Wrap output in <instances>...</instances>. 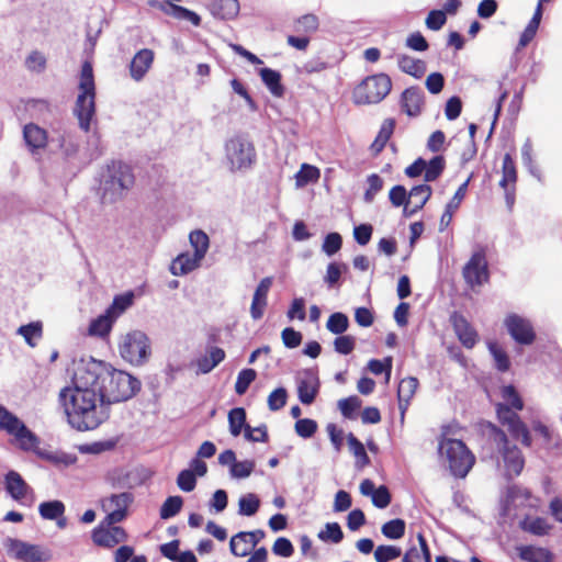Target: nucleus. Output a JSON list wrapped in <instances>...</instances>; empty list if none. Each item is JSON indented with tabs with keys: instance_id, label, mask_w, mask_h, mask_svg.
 <instances>
[{
	"instance_id": "obj_1",
	"label": "nucleus",
	"mask_w": 562,
	"mask_h": 562,
	"mask_svg": "<svg viewBox=\"0 0 562 562\" xmlns=\"http://www.w3.org/2000/svg\"><path fill=\"white\" fill-rule=\"evenodd\" d=\"M82 359L76 364L71 385L59 392V402L69 425L79 431L93 430L110 417V409L94 386Z\"/></svg>"
},
{
	"instance_id": "obj_2",
	"label": "nucleus",
	"mask_w": 562,
	"mask_h": 562,
	"mask_svg": "<svg viewBox=\"0 0 562 562\" xmlns=\"http://www.w3.org/2000/svg\"><path fill=\"white\" fill-rule=\"evenodd\" d=\"M82 361L92 380H95L94 386L98 387L108 409L114 403L128 401L140 390V381L125 371L111 369L93 358Z\"/></svg>"
},
{
	"instance_id": "obj_3",
	"label": "nucleus",
	"mask_w": 562,
	"mask_h": 562,
	"mask_svg": "<svg viewBox=\"0 0 562 562\" xmlns=\"http://www.w3.org/2000/svg\"><path fill=\"white\" fill-rule=\"evenodd\" d=\"M0 430H3L13 436L20 449L24 451H33L41 459L47 460L55 464L61 462V458L56 453L41 449L38 447V437L33 431H31L18 416L9 412L2 405H0Z\"/></svg>"
},
{
	"instance_id": "obj_4",
	"label": "nucleus",
	"mask_w": 562,
	"mask_h": 562,
	"mask_svg": "<svg viewBox=\"0 0 562 562\" xmlns=\"http://www.w3.org/2000/svg\"><path fill=\"white\" fill-rule=\"evenodd\" d=\"M49 143L59 153L58 164L64 177H74L81 168L80 143L76 133L64 125H58L52 128Z\"/></svg>"
},
{
	"instance_id": "obj_5",
	"label": "nucleus",
	"mask_w": 562,
	"mask_h": 562,
	"mask_svg": "<svg viewBox=\"0 0 562 562\" xmlns=\"http://www.w3.org/2000/svg\"><path fill=\"white\" fill-rule=\"evenodd\" d=\"M134 175L128 165L112 161L101 175L100 189L104 202H115L133 187Z\"/></svg>"
},
{
	"instance_id": "obj_6",
	"label": "nucleus",
	"mask_w": 562,
	"mask_h": 562,
	"mask_svg": "<svg viewBox=\"0 0 562 562\" xmlns=\"http://www.w3.org/2000/svg\"><path fill=\"white\" fill-rule=\"evenodd\" d=\"M95 88L92 66L85 61L81 67L79 94L76 100L74 113L82 131L89 132L91 121L95 114Z\"/></svg>"
},
{
	"instance_id": "obj_7",
	"label": "nucleus",
	"mask_w": 562,
	"mask_h": 562,
	"mask_svg": "<svg viewBox=\"0 0 562 562\" xmlns=\"http://www.w3.org/2000/svg\"><path fill=\"white\" fill-rule=\"evenodd\" d=\"M438 450L451 474L456 477H465L475 462L473 453L463 441L458 439L442 438L439 441Z\"/></svg>"
},
{
	"instance_id": "obj_8",
	"label": "nucleus",
	"mask_w": 562,
	"mask_h": 562,
	"mask_svg": "<svg viewBox=\"0 0 562 562\" xmlns=\"http://www.w3.org/2000/svg\"><path fill=\"white\" fill-rule=\"evenodd\" d=\"M491 437L503 461L506 479L512 480L518 476L525 467L521 450L508 440L504 430L494 425H491Z\"/></svg>"
},
{
	"instance_id": "obj_9",
	"label": "nucleus",
	"mask_w": 562,
	"mask_h": 562,
	"mask_svg": "<svg viewBox=\"0 0 562 562\" xmlns=\"http://www.w3.org/2000/svg\"><path fill=\"white\" fill-rule=\"evenodd\" d=\"M392 80L386 74L366 77L352 91V101L357 105L378 104L390 93Z\"/></svg>"
},
{
	"instance_id": "obj_10",
	"label": "nucleus",
	"mask_w": 562,
	"mask_h": 562,
	"mask_svg": "<svg viewBox=\"0 0 562 562\" xmlns=\"http://www.w3.org/2000/svg\"><path fill=\"white\" fill-rule=\"evenodd\" d=\"M225 161L233 172L249 169L256 160L252 142L241 134L234 135L224 144Z\"/></svg>"
},
{
	"instance_id": "obj_11",
	"label": "nucleus",
	"mask_w": 562,
	"mask_h": 562,
	"mask_svg": "<svg viewBox=\"0 0 562 562\" xmlns=\"http://www.w3.org/2000/svg\"><path fill=\"white\" fill-rule=\"evenodd\" d=\"M119 352L132 366L145 364L151 353L150 340L142 330H132L121 337Z\"/></svg>"
},
{
	"instance_id": "obj_12",
	"label": "nucleus",
	"mask_w": 562,
	"mask_h": 562,
	"mask_svg": "<svg viewBox=\"0 0 562 562\" xmlns=\"http://www.w3.org/2000/svg\"><path fill=\"white\" fill-rule=\"evenodd\" d=\"M513 409L514 408L506 404H497L496 413L498 420L503 426L507 427L508 432L514 439L519 440L525 447H530L532 445L530 431L527 425Z\"/></svg>"
},
{
	"instance_id": "obj_13",
	"label": "nucleus",
	"mask_w": 562,
	"mask_h": 562,
	"mask_svg": "<svg viewBox=\"0 0 562 562\" xmlns=\"http://www.w3.org/2000/svg\"><path fill=\"white\" fill-rule=\"evenodd\" d=\"M503 324L515 342L522 346H530L535 342L537 335L529 318L517 313H508Z\"/></svg>"
},
{
	"instance_id": "obj_14",
	"label": "nucleus",
	"mask_w": 562,
	"mask_h": 562,
	"mask_svg": "<svg viewBox=\"0 0 562 562\" xmlns=\"http://www.w3.org/2000/svg\"><path fill=\"white\" fill-rule=\"evenodd\" d=\"M7 549L12 557L21 562H46L52 558L47 548L20 539H8Z\"/></svg>"
},
{
	"instance_id": "obj_15",
	"label": "nucleus",
	"mask_w": 562,
	"mask_h": 562,
	"mask_svg": "<svg viewBox=\"0 0 562 562\" xmlns=\"http://www.w3.org/2000/svg\"><path fill=\"white\" fill-rule=\"evenodd\" d=\"M134 496L132 493L123 492L120 494H112L102 499V509L106 513L103 524L108 527L119 524L127 516V508L133 503Z\"/></svg>"
},
{
	"instance_id": "obj_16",
	"label": "nucleus",
	"mask_w": 562,
	"mask_h": 562,
	"mask_svg": "<svg viewBox=\"0 0 562 562\" xmlns=\"http://www.w3.org/2000/svg\"><path fill=\"white\" fill-rule=\"evenodd\" d=\"M462 273L465 282L471 288L487 282L488 270L485 252L483 250L475 251L464 266Z\"/></svg>"
},
{
	"instance_id": "obj_17",
	"label": "nucleus",
	"mask_w": 562,
	"mask_h": 562,
	"mask_svg": "<svg viewBox=\"0 0 562 562\" xmlns=\"http://www.w3.org/2000/svg\"><path fill=\"white\" fill-rule=\"evenodd\" d=\"M517 182V169L516 164L510 154H505L502 164V179L499 180V187L505 192L506 204L509 209L515 203V189Z\"/></svg>"
},
{
	"instance_id": "obj_18",
	"label": "nucleus",
	"mask_w": 562,
	"mask_h": 562,
	"mask_svg": "<svg viewBox=\"0 0 562 562\" xmlns=\"http://www.w3.org/2000/svg\"><path fill=\"white\" fill-rule=\"evenodd\" d=\"M92 540L97 546L103 548H113L114 546L126 541L127 533L126 531L119 526H110L106 524H101L92 530Z\"/></svg>"
},
{
	"instance_id": "obj_19",
	"label": "nucleus",
	"mask_w": 562,
	"mask_h": 562,
	"mask_svg": "<svg viewBox=\"0 0 562 562\" xmlns=\"http://www.w3.org/2000/svg\"><path fill=\"white\" fill-rule=\"evenodd\" d=\"M319 389V380L315 372L306 370L302 373L297 381L299 400L304 405H311Z\"/></svg>"
},
{
	"instance_id": "obj_20",
	"label": "nucleus",
	"mask_w": 562,
	"mask_h": 562,
	"mask_svg": "<svg viewBox=\"0 0 562 562\" xmlns=\"http://www.w3.org/2000/svg\"><path fill=\"white\" fill-rule=\"evenodd\" d=\"M450 321L460 342L468 349L473 348L477 342V333L467 318L461 314L453 313Z\"/></svg>"
},
{
	"instance_id": "obj_21",
	"label": "nucleus",
	"mask_w": 562,
	"mask_h": 562,
	"mask_svg": "<svg viewBox=\"0 0 562 562\" xmlns=\"http://www.w3.org/2000/svg\"><path fill=\"white\" fill-rule=\"evenodd\" d=\"M432 193L431 187L427 183H422L413 187L408 192L407 205L403 211L407 217L413 216L416 212L422 210Z\"/></svg>"
},
{
	"instance_id": "obj_22",
	"label": "nucleus",
	"mask_w": 562,
	"mask_h": 562,
	"mask_svg": "<svg viewBox=\"0 0 562 562\" xmlns=\"http://www.w3.org/2000/svg\"><path fill=\"white\" fill-rule=\"evenodd\" d=\"M155 54L149 48L138 50L130 63V75L133 80L140 81L144 79L154 63Z\"/></svg>"
},
{
	"instance_id": "obj_23",
	"label": "nucleus",
	"mask_w": 562,
	"mask_h": 562,
	"mask_svg": "<svg viewBox=\"0 0 562 562\" xmlns=\"http://www.w3.org/2000/svg\"><path fill=\"white\" fill-rule=\"evenodd\" d=\"M23 138L32 154L38 151L40 149H44L49 142L46 130L34 123L24 125Z\"/></svg>"
},
{
	"instance_id": "obj_24",
	"label": "nucleus",
	"mask_w": 562,
	"mask_h": 562,
	"mask_svg": "<svg viewBox=\"0 0 562 562\" xmlns=\"http://www.w3.org/2000/svg\"><path fill=\"white\" fill-rule=\"evenodd\" d=\"M271 285V277H266L261 279L259 284L257 285L250 305V315L252 319L257 321L263 316V312L267 306V297Z\"/></svg>"
},
{
	"instance_id": "obj_25",
	"label": "nucleus",
	"mask_w": 562,
	"mask_h": 562,
	"mask_svg": "<svg viewBox=\"0 0 562 562\" xmlns=\"http://www.w3.org/2000/svg\"><path fill=\"white\" fill-rule=\"evenodd\" d=\"M424 102V92L418 87L405 89L401 97V106L409 116H417L422 111Z\"/></svg>"
},
{
	"instance_id": "obj_26",
	"label": "nucleus",
	"mask_w": 562,
	"mask_h": 562,
	"mask_svg": "<svg viewBox=\"0 0 562 562\" xmlns=\"http://www.w3.org/2000/svg\"><path fill=\"white\" fill-rule=\"evenodd\" d=\"M203 259L195 254L188 251L179 254L170 265V272L173 276H186L201 266Z\"/></svg>"
},
{
	"instance_id": "obj_27",
	"label": "nucleus",
	"mask_w": 562,
	"mask_h": 562,
	"mask_svg": "<svg viewBox=\"0 0 562 562\" xmlns=\"http://www.w3.org/2000/svg\"><path fill=\"white\" fill-rule=\"evenodd\" d=\"M506 502L514 507L536 508L538 506V499L531 495L529 490L518 485L508 487Z\"/></svg>"
},
{
	"instance_id": "obj_28",
	"label": "nucleus",
	"mask_w": 562,
	"mask_h": 562,
	"mask_svg": "<svg viewBox=\"0 0 562 562\" xmlns=\"http://www.w3.org/2000/svg\"><path fill=\"white\" fill-rule=\"evenodd\" d=\"M469 180L463 182L458 190L456 191L454 195L451 198V200L447 203L443 214L440 218V231H445L451 223L453 213L457 211L465 195L467 189H468Z\"/></svg>"
},
{
	"instance_id": "obj_29",
	"label": "nucleus",
	"mask_w": 562,
	"mask_h": 562,
	"mask_svg": "<svg viewBox=\"0 0 562 562\" xmlns=\"http://www.w3.org/2000/svg\"><path fill=\"white\" fill-rule=\"evenodd\" d=\"M5 488L10 496L19 502H21L30 491V486L15 471H9L5 475Z\"/></svg>"
},
{
	"instance_id": "obj_30",
	"label": "nucleus",
	"mask_w": 562,
	"mask_h": 562,
	"mask_svg": "<svg viewBox=\"0 0 562 562\" xmlns=\"http://www.w3.org/2000/svg\"><path fill=\"white\" fill-rule=\"evenodd\" d=\"M398 68L414 78H422L426 72V63L422 59L414 58L406 54L396 55Z\"/></svg>"
},
{
	"instance_id": "obj_31",
	"label": "nucleus",
	"mask_w": 562,
	"mask_h": 562,
	"mask_svg": "<svg viewBox=\"0 0 562 562\" xmlns=\"http://www.w3.org/2000/svg\"><path fill=\"white\" fill-rule=\"evenodd\" d=\"M211 13L223 20L234 19L239 12L238 0H214L210 5Z\"/></svg>"
},
{
	"instance_id": "obj_32",
	"label": "nucleus",
	"mask_w": 562,
	"mask_h": 562,
	"mask_svg": "<svg viewBox=\"0 0 562 562\" xmlns=\"http://www.w3.org/2000/svg\"><path fill=\"white\" fill-rule=\"evenodd\" d=\"M519 558L526 562H551L552 554L548 549L533 546H519L516 548Z\"/></svg>"
},
{
	"instance_id": "obj_33",
	"label": "nucleus",
	"mask_w": 562,
	"mask_h": 562,
	"mask_svg": "<svg viewBox=\"0 0 562 562\" xmlns=\"http://www.w3.org/2000/svg\"><path fill=\"white\" fill-rule=\"evenodd\" d=\"M260 78L270 93L281 98L284 94V87L281 83V74L271 68H262L259 71Z\"/></svg>"
},
{
	"instance_id": "obj_34",
	"label": "nucleus",
	"mask_w": 562,
	"mask_h": 562,
	"mask_svg": "<svg viewBox=\"0 0 562 562\" xmlns=\"http://www.w3.org/2000/svg\"><path fill=\"white\" fill-rule=\"evenodd\" d=\"M542 12L543 8H541V5H537L532 18L530 19V21L528 22L527 26L525 27L520 35L518 48L526 47L533 40L542 19Z\"/></svg>"
},
{
	"instance_id": "obj_35",
	"label": "nucleus",
	"mask_w": 562,
	"mask_h": 562,
	"mask_svg": "<svg viewBox=\"0 0 562 562\" xmlns=\"http://www.w3.org/2000/svg\"><path fill=\"white\" fill-rule=\"evenodd\" d=\"M419 548H411L403 557V562H431L430 551L425 537L422 533L417 535Z\"/></svg>"
},
{
	"instance_id": "obj_36",
	"label": "nucleus",
	"mask_w": 562,
	"mask_h": 562,
	"mask_svg": "<svg viewBox=\"0 0 562 562\" xmlns=\"http://www.w3.org/2000/svg\"><path fill=\"white\" fill-rule=\"evenodd\" d=\"M418 386V380L413 376H408L403 379L397 389V397L400 402V407L405 409L409 404V401L414 396Z\"/></svg>"
},
{
	"instance_id": "obj_37",
	"label": "nucleus",
	"mask_w": 562,
	"mask_h": 562,
	"mask_svg": "<svg viewBox=\"0 0 562 562\" xmlns=\"http://www.w3.org/2000/svg\"><path fill=\"white\" fill-rule=\"evenodd\" d=\"M189 241L193 248V254L201 259H204L210 248V238L202 229H194L189 234Z\"/></svg>"
},
{
	"instance_id": "obj_38",
	"label": "nucleus",
	"mask_w": 562,
	"mask_h": 562,
	"mask_svg": "<svg viewBox=\"0 0 562 562\" xmlns=\"http://www.w3.org/2000/svg\"><path fill=\"white\" fill-rule=\"evenodd\" d=\"M348 270V267L344 262L331 261L327 265L326 273L324 276V283L329 289L339 288V281L342 276Z\"/></svg>"
},
{
	"instance_id": "obj_39",
	"label": "nucleus",
	"mask_w": 562,
	"mask_h": 562,
	"mask_svg": "<svg viewBox=\"0 0 562 562\" xmlns=\"http://www.w3.org/2000/svg\"><path fill=\"white\" fill-rule=\"evenodd\" d=\"M533 149L532 143L530 139H527L521 147V161L522 165L527 168L528 172L536 178L537 180H542V172L540 168L537 166L533 159Z\"/></svg>"
},
{
	"instance_id": "obj_40",
	"label": "nucleus",
	"mask_w": 562,
	"mask_h": 562,
	"mask_svg": "<svg viewBox=\"0 0 562 562\" xmlns=\"http://www.w3.org/2000/svg\"><path fill=\"white\" fill-rule=\"evenodd\" d=\"M229 550L235 557L244 558L249 555L255 549L245 532L240 531L231 538Z\"/></svg>"
},
{
	"instance_id": "obj_41",
	"label": "nucleus",
	"mask_w": 562,
	"mask_h": 562,
	"mask_svg": "<svg viewBox=\"0 0 562 562\" xmlns=\"http://www.w3.org/2000/svg\"><path fill=\"white\" fill-rule=\"evenodd\" d=\"M520 529L535 536H544L550 530V525L542 517H526L519 522Z\"/></svg>"
},
{
	"instance_id": "obj_42",
	"label": "nucleus",
	"mask_w": 562,
	"mask_h": 562,
	"mask_svg": "<svg viewBox=\"0 0 562 562\" xmlns=\"http://www.w3.org/2000/svg\"><path fill=\"white\" fill-rule=\"evenodd\" d=\"M532 429L535 432L540 435L543 439V446L546 449H557L560 446V437L548 426L539 420L532 422Z\"/></svg>"
},
{
	"instance_id": "obj_43",
	"label": "nucleus",
	"mask_w": 562,
	"mask_h": 562,
	"mask_svg": "<svg viewBox=\"0 0 562 562\" xmlns=\"http://www.w3.org/2000/svg\"><path fill=\"white\" fill-rule=\"evenodd\" d=\"M114 321V317H112V315L105 311L104 314L100 315L90 323L89 334L99 337L106 336L110 333Z\"/></svg>"
},
{
	"instance_id": "obj_44",
	"label": "nucleus",
	"mask_w": 562,
	"mask_h": 562,
	"mask_svg": "<svg viewBox=\"0 0 562 562\" xmlns=\"http://www.w3.org/2000/svg\"><path fill=\"white\" fill-rule=\"evenodd\" d=\"M38 513L43 519L56 520L64 516L65 505L61 501L43 502L38 506Z\"/></svg>"
},
{
	"instance_id": "obj_45",
	"label": "nucleus",
	"mask_w": 562,
	"mask_h": 562,
	"mask_svg": "<svg viewBox=\"0 0 562 562\" xmlns=\"http://www.w3.org/2000/svg\"><path fill=\"white\" fill-rule=\"evenodd\" d=\"M395 127V121L393 119H386L383 121L380 131L374 139V142L371 145V149L374 153H380L387 140L390 139L391 135L393 134Z\"/></svg>"
},
{
	"instance_id": "obj_46",
	"label": "nucleus",
	"mask_w": 562,
	"mask_h": 562,
	"mask_svg": "<svg viewBox=\"0 0 562 562\" xmlns=\"http://www.w3.org/2000/svg\"><path fill=\"white\" fill-rule=\"evenodd\" d=\"M18 335H21L25 342L31 346H36V340L42 338L43 328L41 322H33L27 325H22L16 330Z\"/></svg>"
},
{
	"instance_id": "obj_47",
	"label": "nucleus",
	"mask_w": 562,
	"mask_h": 562,
	"mask_svg": "<svg viewBox=\"0 0 562 562\" xmlns=\"http://www.w3.org/2000/svg\"><path fill=\"white\" fill-rule=\"evenodd\" d=\"M319 177L321 172L318 168L308 164H303L295 175V184L297 188H302L311 182H316Z\"/></svg>"
},
{
	"instance_id": "obj_48",
	"label": "nucleus",
	"mask_w": 562,
	"mask_h": 562,
	"mask_svg": "<svg viewBox=\"0 0 562 562\" xmlns=\"http://www.w3.org/2000/svg\"><path fill=\"white\" fill-rule=\"evenodd\" d=\"M229 431L234 437L240 435L246 425V411L243 407H235L228 413Z\"/></svg>"
},
{
	"instance_id": "obj_49",
	"label": "nucleus",
	"mask_w": 562,
	"mask_h": 562,
	"mask_svg": "<svg viewBox=\"0 0 562 562\" xmlns=\"http://www.w3.org/2000/svg\"><path fill=\"white\" fill-rule=\"evenodd\" d=\"M259 506V497L254 493H248L238 501V514L241 516H254L258 512Z\"/></svg>"
},
{
	"instance_id": "obj_50",
	"label": "nucleus",
	"mask_w": 562,
	"mask_h": 562,
	"mask_svg": "<svg viewBox=\"0 0 562 562\" xmlns=\"http://www.w3.org/2000/svg\"><path fill=\"white\" fill-rule=\"evenodd\" d=\"M133 292H127L121 295H116L111 306L106 312L116 319L122 313H124L133 303Z\"/></svg>"
},
{
	"instance_id": "obj_51",
	"label": "nucleus",
	"mask_w": 562,
	"mask_h": 562,
	"mask_svg": "<svg viewBox=\"0 0 562 562\" xmlns=\"http://www.w3.org/2000/svg\"><path fill=\"white\" fill-rule=\"evenodd\" d=\"M446 166L445 158L442 156H435L428 162L426 161V169L424 179L426 182H432L437 180L442 173Z\"/></svg>"
},
{
	"instance_id": "obj_52",
	"label": "nucleus",
	"mask_w": 562,
	"mask_h": 562,
	"mask_svg": "<svg viewBox=\"0 0 562 562\" xmlns=\"http://www.w3.org/2000/svg\"><path fill=\"white\" fill-rule=\"evenodd\" d=\"M362 401L356 396H349L338 401V408L347 419H355L357 411L361 407Z\"/></svg>"
},
{
	"instance_id": "obj_53",
	"label": "nucleus",
	"mask_w": 562,
	"mask_h": 562,
	"mask_svg": "<svg viewBox=\"0 0 562 562\" xmlns=\"http://www.w3.org/2000/svg\"><path fill=\"white\" fill-rule=\"evenodd\" d=\"M347 441L350 452L357 458L361 467L369 464L370 459L366 452L363 443L353 435L348 434Z\"/></svg>"
},
{
	"instance_id": "obj_54",
	"label": "nucleus",
	"mask_w": 562,
	"mask_h": 562,
	"mask_svg": "<svg viewBox=\"0 0 562 562\" xmlns=\"http://www.w3.org/2000/svg\"><path fill=\"white\" fill-rule=\"evenodd\" d=\"M348 326L349 319L347 315L340 312L333 313L326 323V328L335 335H341L348 329Z\"/></svg>"
},
{
	"instance_id": "obj_55",
	"label": "nucleus",
	"mask_w": 562,
	"mask_h": 562,
	"mask_svg": "<svg viewBox=\"0 0 562 562\" xmlns=\"http://www.w3.org/2000/svg\"><path fill=\"white\" fill-rule=\"evenodd\" d=\"M46 57L40 50H32L25 58V68L35 74H41L46 69Z\"/></svg>"
},
{
	"instance_id": "obj_56",
	"label": "nucleus",
	"mask_w": 562,
	"mask_h": 562,
	"mask_svg": "<svg viewBox=\"0 0 562 562\" xmlns=\"http://www.w3.org/2000/svg\"><path fill=\"white\" fill-rule=\"evenodd\" d=\"M317 536L322 541L333 543H339L344 538L342 530L338 522H327L325 528L321 530Z\"/></svg>"
},
{
	"instance_id": "obj_57",
	"label": "nucleus",
	"mask_w": 562,
	"mask_h": 562,
	"mask_svg": "<svg viewBox=\"0 0 562 562\" xmlns=\"http://www.w3.org/2000/svg\"><path fill=\"white\" fill-rule=\"evenodd\" d=\"M182 504L183 501L180 496H169L160 507V518L175 517L181 510Z\"/></svg>"
},
{
	"instance_id": "obj_58",
	"label": "nucleus",
	"mask_w": 562,
	"mask_h": 562,
	"mask_svg": "<svg viewBox=\"0 0 562 562\" xmlns=\"http://www.w3.org/2000/svg\"><path fill=\"white\" fill-rule=\"evenodd\" d=\"M381 531L389 539H400L405 533V522L398 518L390 520L382 526Z\"/></svg>"
},
{
	"instance_id": "obj_59",
	"label": "nucleus",
	"mask_w": 562,
	"mask_h": 562,
	"mask_svg": "<svg viewBox=\"0 0 562 562\" xmlns=\"http://www.w3.org/2000/svg\"><path fill=\"white\" fill-rule=\"evenodd\" d=\"M342 246V237L339 233H329L325 236L322 251L326 254L328 257L336 255Z\"/></svg>"
},
{
	"instance_id": "obj_60",
	"label": "nucleus",
	"mask_w": 562,
	"mask_h": 562,
	"mask_svg": "<svg viewBox=\"0 0 562 562\" xmlns=\"http://www.w3.org/2000/svg\"><path fill=\"white\" fill-rule=\"evenodd\" d=\"M503 403L515 411H521L524 408V402L513 385H506L502 389Z\"/></svg>"
},
{
	"instance_id": "obj_61",
	"label": "nucleus",
	"mask_w": 562,
	"mask_h": 562,
	"mask_svg": "<svg viewBox=\"0 0 562 562\" xmlns=\"http://www.w3.org/2000/svg\"><path fill=\"white\" fill-rule=\"evenodd\" d=\"M257 373L254 369H243L235 383V392L243 395L248 390L249 385L255 381Z\"/></svg>"
},
{
	"instance_id": "obj_62",
	"label": "nucleus",
	"mask_w": 562,
	"mask_h": 562,
	"mask_svg": "<svg viewBox=\"0 0 562 562\" xmlns=\"http://www.w3.org/2000/svg\"><path fill=\"white\" fill-rule=\"evenodd\" d=\"M488 350L494 358L497 370L507 371L510 366L507 353L496 342H490Z\"/></svg>"
},
{
	"instance_id": "obj_63",
	"label": "nucleus",
	"mask_w": 562,
	"mask_h": 562,
	"mask_svg": "<svg viewBox=\"0 0 562 562\" xmlns=\"http://www.w3.org/2000/svg\"><path fill=\"white\" fill-rule=\"evenodd\" d=\"M367 182L368 189L364 192L363 199L367 203H372L375 195L383 188V179L379 175L372 173L368 177Z\"/></svg>"
},
{
	"instance_id": "obj_64",
	"label": "nucleus",
	"mask_w": 562,
	"mask_h": 562,
	"mask_svg": "<svg viewBox=\"0 0 562 562\" xmlns=\"http://www.w3.org/2000/svg\"><path fill=\"white\" fill-rule=\"evenodd\" d=\"M402 551L395 546H379L374 551L376 562H389L401 555Z\"/></svg>"
}]
</instances>
